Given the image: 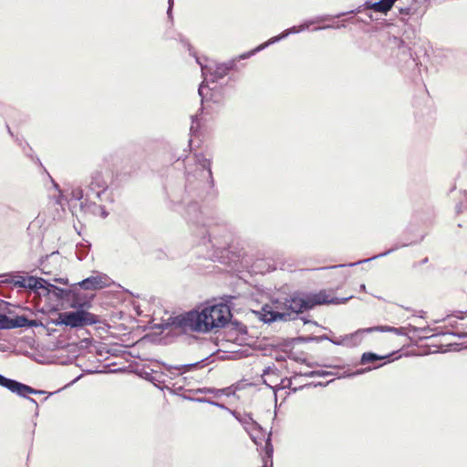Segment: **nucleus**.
<instances>
[{
    "label": "nucleus",
    "mask_w": 467,
    "mask_h": 467,
    "mask_svg": "<svg viewBox=\"0 0 467 467\" xmlns=\"http://www.w3.org/2000/svg\"><path fill=\"white\" fill-rule=\"evenodd\" d=\"M25 288H29L32 290L45 288L47 290L48 293L54 292L55 294H57V296H60L61 297H63L64 295H67L70 293L66 290L57 288V286L47 283L45 279H43L41 277H35V276H26Z\"/></svg>",
    "instance_id": "nucleus-7"
},
{
    "label": "nucleus",
    "mask_w": 467,
    "mask_h": 467,
    "mask_svg": "<svg viewBox=\"0 0 467 467\" xmlns=\"http://www.w3.org/2000/svg\"><path fill=\"white\" fill-rule=\"evenodd\" d=\"M390 2H392L393 4L395 3L396 0H389Z\"/></svg>",
    "instance_id": "nucleus-40"
},
{
    "label": "nucleus",
    "mask_w": 467,
    "mask_h": 467,
    "mask_svg": "<svg viewBox=\"0 0 467 467\" xmlns=\"http://www.w3.org/2000/svg\"><path fill=\"white\" fill-rule=\"evenodd\" d=\"M399 13L401 16L400 20L406 21V17L410 16L416 13V9L411 6L400 7Z\"/></svg>",
    "instance_id": "nucleus-20"
},
{
    "label": "nucleus",
    "mask_w": 467,
    "mask_h": 467,
    "mask_svg": "<svg viewBox=\"0 0 467 467\" xmlns=\"http://www.w3.org/2000/svg\"><path fill=\"white\" fill-rule=\"evenodd\" d=\"M263 467H269V466L267 465V462H265V464H264V466H263Z\"/></svg>",
    "instance_id": "nucleus-39"
},
{
    "label": "nucleus",
    "mask_w": 467,
    "mask_h": 467,
    "mask_svg": "<svg viewBox=\"0 0 467 467\" xmlns=\"http://www.w3.org/2000/svg\"><path fill=\"white\" fill-rule=\"evenodd\" d=\"M186 218L188 222L196 226H206V218L201 210L198 202H190L186 208Z\"/></svg>",
    "instance_id": "nucleus-11"
},
{
    "label": "nucleus",
    "mask_w": 467,
    "mask_h": 467,
    "mask_svg": "<svg viewBox=\"0 0 467 467\" xmlns=\"http://www.w3.org/2000/svg\"><path fill=\"white\" fill-rule=\"evenodd\" d=\"M397 249H398V247H397V246H396V247H393V248H390V249H389L388 251H386V252H384V253H381V254H379L374 255V256H372V257H370V258H368V259H364V260L358 261V262H356V263L350 264L349 265H350V266H353V265H360V264H362V263L369 262V261L374 260V259H377V258H379V257L386 256V255H388V254H391L392 252H394V251H395V250H397Z\"/></svg>",
    "instance_id": "nucleus-19"
},
{
    "label": "nucleus",
    "mask_w": 467,
    "mask_h": 467,
    "mask_svg": "<svg viewBox=\"0 0 467 467\" xmlns=\"http://www.w3.org/2000/svg\"><path fill=\"white\" fill-rule=\"evenodd\" d=\"M272 452H273V448L270 443V437L268 436L267 441H266V454L268 455V457L272 456Z\"/></svg>",
    "instance_id": "nucleus-28"
},
{
    "label": "nucleus",
    "mask_w": 467,
    "mask_h": 467,
    "mask_svg": "<svg viewBox=\"0 0 467 467\" xmlns=\"http://www.w3.org/2000/svg\"><path fill=\"white\" fill-rule=\"evenodd\" d=\"M90 244L88 243H80L76 245V256L79 261L84 260L89 252Z\"/></svg>",
    "instance_id": "nucleus-17"
},
{
    "label": "nucleus",
    "mask_w": 467,
    "mask_h": 467,
    "mask_svg": "<svg viewBox=\"0 0 467 467\" xmlns=\"http://www.w3.org/2000/svg\"><path fill=\"white\" fill-rule=\"evenodd\" d=\"M330 27H332V26H322V27H317V28H316V30L326 29V28H330Z\"/></svg>",
    "instance_id": "nucleus-35"
},
{
    "label": "nucleus",
    "mask_w": 467,
    "mask_h": 467,
    "mask_svg": "<svg viewBox=\"0 0 467 467\" xmlns=\"http://www.w3.org/2000/svg\"><path fill=\"white\" fill-rule=\"evenodd\" d=\"M368 370H370V368L358 369V370H356L354 372H344L343 375L337 376V378L341 379V378L355 377V376L361 375L362 373H364L365 371H368Z\"/></svg>",
    "instance_id": "nucleus-23"
},
{
    "label": "nucleus",
    "mask_w": 467,
    "mask_h": 467,
    "mask_svg": "<svg viewBox=\"0 0 467 467\" xmlns=\"http://www.w3.org/2000/svg\"><path fill=\"white\" fill-rule=\"evenodd\" d=\"M429 328L427 327H418L412 325H409V327H394L389 326H379V327H373L367 328V332H372V331H380V332H393L399 336H407L408 332H413V333H424L427 332Z\"/></svg>",
    "instance_id": "nucleus-10"
},
{
    "label": "nucleus",
    "mask_w": 467,
    "mask_h": 467,
    "mask_svg": "<svg viewBox=\"0 0 467 467\" xmlns=\"http://www.w3.org/2000/svg\"><path fill=\"white\" fill-rule=\"evenodd\" d=\"M168 10H167V15L168 16L171 18V11H172V7H173V5H174V0H168Z\"/></svg>",
    "instance_id": "nucleus-29"
},
{
    "label": "nucleus",
    "mask_w": 467,
    "mask_h": 467,
    "mask_svg": "<svg viewBox=\"0 0 467 467\" xmlns=\"http://www.w3.org/2000/svg\"><path fill=\"white\" fill-rule=\"evenodd\" d=\"M11 328L17 327H34L36 326L35 320H29L25 316H17L14 318H11Z\"/></svg>",
    "instance_id": "nucleus-16"
},
{
    "label": "nucleus",
    "mask_w": 467,
    "mask_h": 467,
    "mask_svg": "<svg viewBox=\"0 0 467 467\" xmlns=\"http://www.w3.org/2000/svg\"><path fill=\"white\" fill-rule=\"evenodd\" d=\"M192 366H194V364L185 365V367H192Z\"/></svg>",
    "instance_id": "nucleus-38"
},
{
    "label": "nucleus",
    "mask_w": 467,
    "mask_h": 467,
    "mask_svg": "<svg viewBox=\"0 0 467 467\" xmlns=\"http://www.w3.org/2000/svg\"><path fill=\"white\" fill-rule=\"evenodd\" d=\"M108 183L101 171H96L90 175L88 190L86 193V200L80 202V208L86 212L101 217H107L108 213L101 205L95 202V200H100L101 195L105 193Z\"/></svg>",
    "instance_id": "nucleus-5"
},
{
    "label": "nucleus",
    "mask_w": 467,
    "mask_h": 467,
    "mask_svg": "<svg viewBox=\"0 0 467 467\" xmlns=\"http://www.w3.org/2000/svg\"><path fill=\"white\" fill-rule=\"evenodd\" d=\"M71 200L80 201L83 198V191L81 188H75L71 191Z\"/></svg>",
    "instance_id": "nucleus-24"
},
{
    "label": "nucleus",
    "mask_w": 467,
    "mask_h": 467,
    "mask_svg": "<svg viewBox=\"0 0 467 467\" xmlns=\"http://www.w3.org/2000/svg\"><path fill=\"white\" fill-rule=\"evenodd\" d=\"M382 358H383V357L379 356L375 353L367 352L362 355L360 362H361V364H367V363L374 362L377 360H381Z\"/></svg>",
    "instance_id": "nucleus-18"
},
{
    "label": "nucleus",
    "mask_w": 467,
    "mask_h": 467,
    "mask_svg": "<svg viewBox=\"0 0 467 467\" xmlns=\"http://www.w3.org/2000/svg\"><path fill=\"white\" fill-rule=\"evenodd\" d=\"M317 371V377H327L335 375L332 371H327V370H316Z\"/></svg>",
    "instance_id": "nucleus-27"
},
{
    "label": "nucleus",
    "mask_w": 467,
    "mask_h": 467,
    "mask_svg": "<svg viewBox=\"0 0 467 467\" xmlns=\"http://www.w3.org/2000/svg\"><path fill=\"white\" fill-rule=\"evenodd\" d=\"M360 290H362V291H365V290H366V286H365V285H364V284L360 285Z\"/></svg>",
    "instance_id": "nucleus-36"
},
{
    "label": "nucleus",
    "mask_w": 467,
    "mask_h": 467,
    "mask_svg": "<svg viewBox=\"0 0 467 467\" xmlns=\"http://www.w3.org/2000/svg\"><path fill=\"white\" fill-rule=\"evenodd\" d=\"M26 276L22 275H13L9 280L16 287L25 288L26 287Z\"/></svg>",
    "instance_id": "nucleus-21"
},
{
    "label": "nucleus",
    "mask_w": 467,
    "mask_h": 467,
    "mask_svg": "<svg viewBox=\"0 0 467 467\" xmlns=\"http://www.w3.org/2000/svg\"><path fill=\"white\" fill-rule=\"evenodd\" d=\"M316 373H317V371H316V370H314V371H309V372L305 373V374H304V376H306V377H310V378H312V377H317V374H316Z\"/></svg>",
    "instance_id": "nucleus-31"
},
{
    "label": "nucleus",
    "mask_w": 467,
    "mask_h": 467,
    "mask_svg": "<svg viewBox=\"0 0 467 467\" xmlns=\"http://www.w3.org/2000/svg\"><path fill=\"white\" fill-rule=\"evenodd\" d=\"M196 119H197V116L192 117V124L195 123ZM194 129H197V127H194V125H192L191 130L192 131Z\"/></svg>",
    "instance_id": "nucleus-34"
},
{
    "label": "nucleus",
    "mask_w": 467,
    "mask_h": 467,
    "mask_svg": "<svg viewBox=\"0 0 467 467\" xmlns=\"http://www.w3.org/2000/svg\"><path fill=\"white\" fill-rule=\"evenodd\" d=\"M208 243L211 244L212 247L214 248V252L213 254H210L209 257L212 260H215L219 257V253L225 249L227 245V242H220L215 238L212 237V233L208 232Z\"/></svg>",
    "instance_id": "nucleus-15"
},
{
    "label": "nucleus",
    "mask_w": 467,
    "mask_h": 467,
    "mask_svg": "<svg viewBox=\"0 0 467 467\" xmlns=\"http://www.w3.org/2000/svg\"><path fill=\"white\" fill-rule=\"evenodd\" d=\"M6 381H8V383L6 382L5 384H0V386L7 389L11 392L16 393L20 397L26 398L30 402H32L36 406H37L36 400H34L33 398L27 397V395L28 394H44L45 393V391H43V390L35 389L32 387L23 384L21 382H18L15 379L6 378Z\"/></svg>",
    "instance_id": "nucleus-6"
},
{
    "label": "nucleus",
    "mask_w": 467,
    "mask_h": 467,
    "mask_svg": "<svg viewBox=\"0 0 467 467\" xmlns=\"http://www.w3.org/2000/svg\"><path fill=\"white\" fill-rule=\"evenodd\" d=\"M210 404L213 405V406H216V407H219V408H224V406L223 404H220V403L213 401V400H211Z\"/></svg>",
    "instance_id": "nucleus-32"
},
{
    "label": "nucleus",
    "mask_w": 467,
    "mask_h": 467,
    "mask_svg": "<svg viewBox=\"0 0 467 467\" xmlns=\"http://www.w3.org/2000/svg\"><path fill=\"white\" fill-rule=\"evenodd\" d=\"M261 319L265 323H272L276 320H284L287 321V316L288 314L285 312H283L280 306L279 301H276L275 303L274 307L265 306L262 308V311L260 312Z\"/></svg>",
    "instance_id": "nucleus-9"
},
{
    "label": "nucleus",
    "mask_w": 467,
    "mask_h": 467,
    "mask_svg": "<svg viewBox=\"0 0 467 467\" xmlns=\"http://www.w3.org/2000/svg\"><path fill=\"white\" fill-rule=\"evenodd\" d=\"M393 3L389 0H380L375 3L366 2L365 8L371 9L375 12L387 14L393 6Z\"/></svg>",
    "instance_id": "nucleus-14"
},
{
    "label": "nucleus",
    "mask_w": 467,
    "mask_h": 467,
    "mask_svg": "<svg viewBox=\"0 0 467 467\" xmlns=\"http://www.w3.org/2000/svg\"><path fill=\"white\" fill-rule=\"evenodd\" d=\"M70 306L77 310L59 313L55 322L56 325H64L71 328H76L95 325L99 322L98 316L85 309L90 306L89 302H79L74 297Z\"/></svg>",
    "instance_id": "nucleus-4"
},
{
    "label": "nucleus",
    "mask_w": 467,
    "mask_h": 467,
    "mask_svg": "<svg viewBox=\"0 0 467 467\" xmlns=\"http://www.w3.org/2000/svg\"><path fill=\"white\" fill-rule=\"evenodd\" d=\"M350 339L349 337L346 336L341 339H329L335 345H348V341Z\"/></svg>",
    "instance_id": "nucleus-26"
},
{
    "label": "nucleus",
    "mask_w": 467,
    "mask_h": 467,
    "mask_svg": "<svg viewBox=\"0 0 467 467\" xmlns=\"http://www.w3.org/2000/svg\"><path fill=\"white\" fill-rule=\"evenodd\" d=\"M341 266H344V265H340V267H341ZM337 267H339V265H333V266H331L330 268H337Z\"/></svg>",
    "instance_id": "nucleus-37"
},
{
    "label": "nucleus",
    "mask_w": 467,
    "mask_h": 467,
    "mask_svg": "<svg viewBox=\"0 0 467 467\" xmlns=\"http://www.w3.org/2000/svg\"><path fill=\"white\" fill-rule=\"evenodd\" d=\"M110 279L105 274H97L88 276L78 283V285L84 290H99L107 287Z\"/></svg>",
    "instance_id": "nucleus-8"
},
{
    "label": "nucleus",
    "mask_w": 467,
    "mask_h": 467,
    "mask_svg": "<svg viewBox=\"0 0 467 467\" xmlns=\"http://www.w3.org/2000/svg\"><path fill=\"white\" fill-rule=\"evenodd\" d=\"M351 296H349L350 298ZM348 297L339 299L327 293L326 290H321L317 293H295L284 301H279V306L283 312L288 314L287 320H292L296 317L299 313L313 309L317 306L327 304H340L345 303Z\"/></svg>",
    "instance_id": "nucleus-3"
},
{
    "label": "nucleus",
    "mask_w": 467,
    "mask_h": 467,
    "mask_svg": "<svg viewBox=\"0 0 467 467\" xmlns=\"http://www.w3.org/2000/svg\"><path fill=\"white\" fill-rule=\"evenodd\" d=\"M327 17L328 16H320L315 20L306 21L298 26H295L288 29H285L280 35L271 37L269 40L259 45L254 49L245 52V53L240 55L239 57H237L236 58L232 59L226 63L218 64L215 62H211L210 64L203 66L200 62V60L197 58L196 61L201 66L202 74L204 78V80L202 82V84L200 85L199 89H198V93H199L200 97L202 98V99H203V98H204L203 90L207 87V83L210 80L212 82H215V81L223 78V77H225L228 74V72L235 67L236 62L238 60L249 58L252 56H254V54H256L257 52L264 50L270 45L275 44V43L287 37L289 35L300 33V32L307 29L311 25H313L315 23L327 20Z\"/></svg>",
    "instance_id": "nucleus-2"
},
{
    "label": "nucleus",
    "mask_w": 467,
    "mask_h": 467,
    "mask_svg": "<svg viewBox=\"0 0 467 467\" xmlns=\"http://www.w3.org/2000/svg\"><path fill=\"white\" fill-rule=\"evenodd\" d=\"M235 419L244 426L245 431L249 433L251 439L254 443H258L256 441L255 431H261V426L252 418L250 414L241 415L234 411L232 412Z\"/></svg>",
    "instance_id": "nucleus-12"
},
{
    "label": "nucleus",
    "mask_w": 467,
    "mask_h": 467,
    "mask_svg": "<svg viewBox=\"0 0 467 467\" xmlns=\"http://www.w3.org/2000/svg\"><path fill=\"white\" fill-rule=\"evenodd\" d=\"M197 393H203V394H218V393H221L222 390L221 389H212V388H202V389H198L196 390Z\"/></svg>",
    "instance_id": "nucleus-25"
},
{
    "label": "nucleus",
    "mask_w": 467,
    "mask_h": 467,
    "mask_svg": "<svg viewBox=\"0 0 467 467\" xmlns=\"http://www.w3.org/2000/svg\"><path fill=\"white\" fill-rule=\"evenodd\" d=\"M6 382V378L0 374V384H5Z\"/></svg>",
    "instance_id": "nucleus-33"
},
{
    "label": "nucleus",
    "mask_w": 467,
    "mask_h": 467,
    "mask_svg": "<svg viewBox=\"0 0 467 467\" xmlns=\"http://www.w3.org/2000/svg\"><path fill=\"white\" fill-rule=\"evenodd\" d=\"M194 400L197 402H200V403H209L210 404V402H211V400L206 398H197Z\"/></svg>",
    "instance_id": "nucleus-30"
},
{
    "label": "nucleus",
    "mask_w": 467,
    "mask_h": 467,
    "mask_svg": "<svg viewBox=\"0 0 467 467\" xmlns=\"http://www.w3.org/2000/svg\"><path fill=\"white\" fill-rule=\"evenodd\" d=\"M11 318L5 315L0 314V329H10L11 328Z\"/></svg>",
    "instance_id": "nucleus-22"
},
{
    "label": "nucleus",
    "mask_w": 467,
    "mask_h": 467,
    "mask_svg": "<svg viewBox=\"0 0 467 467\" xmlns=\"http://www.w3.org/2000/svg\"><path fill=\"white\" fill-rule=\"evenodd\" d=\"M231 317L228 306L217 304L205 306L202 311L192 310L176 317H170L171 325L183 333H206L213 328L223 327Z\"/></svg>",
    "instance_id": "nucleus-1"
},
{
    "label": "nucleus",
    "mask_w": 467,
    "mask_h": 467,
    "mask_svg": "<svg viewBox=\"0 0 467 467\" xmlns=\"http://www.w3.org/2000/svg\"><path fill=\"white\" fill-rule=\"evenodd\" d=\"M196 163L202 168V171L205 172L204 177L207 182L206 184L209 188L213 187V172L211 169V159L206 158L202 153L196 154L195 156Z\"/></svg>",
    "instance_id": "nucleus-13"
}]
</instances>
